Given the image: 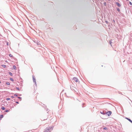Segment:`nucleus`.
<instances>
[{
  "label": "nucleus",
  "instance_id": "1",
  "mask_svg": "<svg viewBox=\"0 0 132 132\" xmlns=\"http://www.w3.org/2000/svg\"><path fill=\"white\" fill-rule=\"evenodd\" d=\"M53 127H47L45 130L44 132H51V131L53 129Z\"/></svg>",
  "mask_w": 132,
  "mask_h": 132
},
{
  "label": "nucleus",
  "instance_id": "2",
  "mask_svg": "<svg viewBox=\"0 0 132 132\" xmlns=\"http://www.w3.org/2000/svg\"><path fill=\"white\" fill-rule=\"evenodd\" d=\"M70 88L72 90H74L75 92H76L77 90L76 88L72 86H70Z\"/></svg>",
  "mask_w": 132,
  "mask_h": 132
},
{
  "label": "nucleus",
  "instance_id": "3",
  "mask_svg": "<svg viewBox=\"0 0 132 132\" xmlns=\"http://www.w3.org/2000/svg\"><path fill=\"white\" fill-rule=\"evenodd\" d=\"M73 80L76 82H78L79 81L78 79L76 77H74L73 78Z\"/></svg>",
  "mask_w": 132,
  "mask_h": 132
},
{
  "label": "nucleus",
  "instance_id": "4",
  "mask_svg": "<svg viewBox=\"0 0 132 132\" xmlns=\"http://www.w3.org/2000/svg\"><path fill=\"white\" fill-rule=\"evenodd\" d=\"M32 78H33V82H34L35 83V85L36 86V85H37L36 82L35 78V77L34 76H32Z\"/></svg>",
  "mask_w": 132,
  "mask_h": 132
},
{
  "label": "nucleus",
  "instance_id": "5",
  "mask_svg": "<svg viewBox=\"0 0 132 132\" xmlns=\"http://www.w3.org/2000/svg\"><path fill=\"white\" fill-rule=\"evenodd\" d=\"M106 113H107V114H106V115H108V116H110L111 115L112 112L111 111H109L107 112H106Z\"/></svg>",
  "mask_w": 132,
  "mask_h": 132
},
{
  "label": "nucleus",
  "instance_id": "6",
  "mask_svg": "<svg viewBox=\"0 0 132 132\" xmlns=\"http://www.w3.org/2000/svg\"><path fill=\"white\" fill-rule=\"evenodd\" d=\"M100 112L102 114H103L104 115H106V114H107V113H106V112L105 111H101Z\"/></svg>",
  "mask_w": 132,
  "mask_h": 132
},
{
  "label": "nucleus",
  "instance_id": "7",
  "mask_svg": "<svg viewBox=\"0 0 132 132\" xmlns=\"http://www.w3.org/2000/svg\"><path fill=\"white\" fill-rule=\"evenodd\" d=\"M125 118L127 119V120H128L129 121H130V122H131V123H132V121L130 120V119L128 118H127V117H126Z\"/></svg>",
  "mask_w": 132,
  "mask_h": 132
},
{
  "label": "nucleus",
  "instance_id": "8",
  "mask_svg": "<svg viewBox=\"0 0 132 132\" xmlns=\"http://www.w3.org/2000/svg\"><path fill=\"white\" fill-rule=\"evenodd\" d=\"M116 4L119 7H120L121 6L120 4L119 3L117 2L116 3Z\"/></svg>",
  "mask_w": 132,
  "mask_h": 132
},
{
  "label": "nucleus",
  "instance_id": "9",
  "mask_svg": "<svg viewBox=\"0 0 132 132\" xmlns=\"http://www.w3.org/2000/svg\"><path fill=\"white\" fill-rule=\"evenodd\" d=\"M3 117V114L1 115L0 117V120H1L2 119V118Z\"/></svg>",
  "mask_w": 132,
  "mask_h": 132
},
{
  "label": "nucleus",
  "instance_id": "10",
  "mask_svg": "<svg viewBox=\"0 0 132 132\" xmlns=\"http://www.w3.org/2000/svg\"><path fill=\"white\" fill-rule=\"evenodd\" d=\"M1 109L3 110H4L5 109V108L4 107L2 106L1 107Z\"/></svg>",
  "mask_w": 132,
  "mask_h": 132
},
{
  "label": "nucleus",
  "instance_id": "11",
  "mask_svg": "<svg viewBox=\"0 0 132 132\" xmlns=\"http://www.w3.org/2000/svg\"><path fill=\"white\" fill-rule=\"evenodd\" d=\"M13 69H16V67L15 66V65H13Z\"/></svg>",
  "mask_w": 132,
  "mask_h": 132
},
{
  "label": "nucleus",
  "instance_id": "12",
  "mask_svg": "<svg viewBox=\"0 0 132 132\" xmlns=\"http://www.w3.org/2000/svg\"><path fill=\"white\" fill-rule=\"evenodd\" d=\"M103 129L104 130H108V129L107 128L105 127Z\"/></svg>",
  "mask_w": 132,
  "mask_h": 132
},
{
  "label": "nucleus",
  "instance_id": "13",
  "mask_svg": "<svg viewBox=\"0 0 132 132\" xmlns=\"http://www.w3.org/2000/svg\"><path fill=\"white\" fill-rule=\"evenodd\" d=\"M6 84L7 85H10V84L9 82H6Z\"/></svg>",
  "mask_w": 132,
  "mask_h": 132
},
{
  "label": "nucleus",
  "instance_id": "14",
  "mask_svg": "<svg viewBox=\"0 0 132 132\" xmlns=\"http://www.w3.org/2000/svg\"><path fill=\"white\" fill-rule=\"evenodd\" d=\"M9 74L10 76L12 75V73L11 72H9Z\"/></svg>",
  "mask_w": 132,
  "mask_h": 132
},
{
  "label": "nucleus",
  "instance_id": "15",
  "mask_svg": "<svg viewBox=\"0 0 132 132\" xmlns=\"http://www.w3.org/2000/svg\"><path fill=\"white\" fill-rule=\"evenodd\" d=\"M10 80L12 81H14V80L13 78H10Z\"/></svg>",
  "mask_w": 132,
  "mask_h": 132
},
{
  "label": "nucleus",
  "instance_id": "16",
  "mask_svg": "<svg viewBox=\"0 0 132 132\" xmlns=\"http://www.w3.org/2000/svg\"><path fill=\"white\" fill-rule=\"evenodd\" d=\"M117 11H118V12H119L120 11V9H119V8H117Z\"/></svg>",
  "mask_w": 132,
  "mask_h": 132
},
{
  "label": "nucleus",
  "instance_id": "17",
  "mask_svg": "<svg viewBox=\"0 0 132 132\" xmlns=\"http://www.w3.org/2000/svg\"><path fill=\"white\" fill-rule=\"evenodd\" d=\"M2 66L4 68H5L6 67V65H3Z\"/></svg>",
  "mask_w": 132,
  "mask_h": 132
},
{
  "label": "nucleus",
  "instance_id": "18",
  "mask_svg": "<svg viewBox=\"0 0 132 132\" xmlns=\"http://www.w3.org/2000/svg\"><path fill=\"white\" fill-rule=\"evenodd\" d=\"M9 56L10 57H13V55L11 54H10L9 55Z\"/></svg>",
  "mask_w": 132,
  "mask_h": 132
},
{
  "label": "nucleus",
  "instance_id": "19",
  "mask_svg": "<svg viewBox=\"0 0 132 132\" xmlns=\"http://www.w3.org/2000/svg\"><path fill=\"white\" fill-rule=\"evenodd\" d=\"M16 88L18 90H19V91L20 90V89H19V88L18 87H16Z\"/></svg>",
  "mask_w": 132,
  "mask_h": 132
},
{
  "label": "nucleus",
  "instance_id": "20",
  "mask_svg": "<svg viewBox=\"0 0 132 132\" xmlns=\"http://www.w3.org/2000/svg\"><path fill=\"white\" fill-rule=\"evenodd\" d=\"M5 112H9V111L8 110H5Z\"/></svg>",
  "mask_w": 132,
  "mask_h": 132
},
{
  "label": "nucleus",
  "instance_id": "21",
  "mask_svg": "<svg viewBox=\"0 0 132 132\" xmlns=\"http://www.w3.org/2000/svg\"><path fill=\"white\" fill-rule=\"evenodd\" d=\"M10 99L9 98H6V100H10Z\"/></svg>",
  "mask_w": 132,
  "mask_h": 132
},
{
  "label": "nucleus",
  "instance_id": "22",
  "mask_svg": "<svg viewBox=\"0 0 132 132\" xmlns=\"http://www.w3.org/2000/svg\"><path fill=\"white\" fill-rule=\"evenodd\" d=\"M129 3L130 5H132V3L130 2H129Z\"/></svg>",
  "mask_w": 132,
  "mask_h": 132
},
{
  "label": "nucleus",
  "instance_id": "23",
  "mask_svg": "<svg viewBox=\"0 0 132 132\" xmlns=\"http://www.w3.org/2000/svg\"><path fill=\"white\" fill-rule=\"evenodd\" d=\"M104 5H105V6H106V2H104Z\"/></svg>",
  "mask_w": 132,
  "mask_h": 132
},
{
  "label": "nucleus",
  "instance_id": "24",
  "mask_svg": "<svg viewBox=\"0 0 132 132\" xmlns=\"http://www.w3.org/2000/svg\"><path fill=\"white\" fill-rule=\"evenodd\" d=\"M14 95L16 96H18V95H17L16 94H15Z\"/></svg>",
  "mask_w": 132,
  "mask_h": 132
},
{
  "label": "nucleus",
  "instance_id": "25",
  "mask_svg": "<svg viewBox=\"0 0 132 132\" xmlns=\"http://www.w3.org/2000/svg\"><path fill=\"white\" fill-rule=\"evenodd\" d=\"M15 102L17 104H19V102L18 101H16Z\"/></svg>",
  "mask_w": 132,
  "mask_h": 132
},
{
  "label": "nucleus",
  "instance_id": "26",
  "mask_svg": "<svg viewBox=\"0 0 132 132\" xmlns=\"http://www.w3.org/2000/svg\"><path fill=\"white\" fill-rule=\"evenodd\" d=\"M18 98H19V99H21V97H18Z\"/></svg>",
  "mask_w": 132,
  "mask_h": 132
},
{
  "label": "nucleus",
  "instance_id": "27",
  "mask_svg": "<svg viewBox=\"0 0 132 132\" xmlns=\"http://www.w3.org/2000/svg\"><path fill=\"white\" fill-rule=\"evenodd\" d=\"M6 44L7 45H9V43H8V42H7V43Z\"/></svg>",
  "mask_w": 132,
  "mask_h": 132
},
{
  "label": "nucleus",
  "instance_id": "28",
  "mask_svg": "<svg viewBox=\"0 0 132 132\" xmlns=\"http://www.w3.org/2000/svg\"><path fill=\"white\" fill-rule=\"evenodd\" d=\"M11 97L12 98H14V97L13 96H12Z\"/></svg>",
  "mask_w": 132,
  "mask_h": 132
},
{
  "label": "nucleus",
  "instance_id": "29",
  "mask_svg": "<svg viewBox=\"0 0 132 132\" xmlns=\"http://www.w3.org/2000/svg\"><path fill=\"white\" fill-rule=\"evenodd\" d=\"M105 22H106V23H108V21H105Z\"/></svg>",
  "mask_w": 132,
  "mask_h": 132
},
{
  "label": "nucleus",
  "instance_id": "30",
  "mask_svg": "<svg viewBox=\"0 0 132 132\" xmlns=\"http://www.w3.org/2000/svg\"><path fill=\"white\" fill-rule=\"evenodd\" d=\"M111 41H110V43L111 44Z\"/></svg>",
  "mask_w": 132,
  "mask_h": 132
},
{
  "label": "nucleus",
  "instance_id": "31",
  "mask_svg": "<svg viewBox=\"0 0 132 132\" xmlns=\"http://www.w3.org/2000/svg\"><path fill=\"white\" fill-rule=\"evenodd\" d=\"M113 21L114 22H115V20H113Z\"/></svg>",
  "mask_w": 132,
  "mask_h": 132
},
{
  "label": "nucleus",
  "instance_id": "32",
  "mask_svg": "<svg viewBox=\"0 0 132 132\" xmlns=\"http://www.w3.org/2000/svg\"><path fill=\"white\" fill-rule=\"evenodd\" d=\"M84 104H82V107L83 108L84 107H83V105Z\"/></svg>",
  "mask_w": 132,
  "mask_h": 132
},
{
  "label": "nucleus",
  "instance_id": "33",
  "mask_svg": "<svg viewBox=\"0 0 132 132\" xmlns=\"http://www.w3.org/2000/svg\"><path fill=\"white\" fill-rule=\"evenodd\" d=\"M20 96H21V95H20Z\"/></svg>",
  "mask_w": 132,
  "mask_h": 132
}]
</instances>
